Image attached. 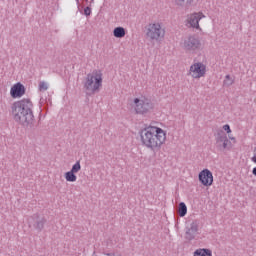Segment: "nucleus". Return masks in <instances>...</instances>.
<instances>
[{
  "mask_svg": "<svg viewBox=\"0 0 256 256\" xmlns=\"http://www.w3.org/2000/svg\"><path fill=\"white\" fill-rule=\"evenodd\" d=\"M138 135L141 145L150 151H159L167 141V131L159 127L156 122L140 129Z\"/></svg>",
  "mask_w": 256,
  "mask_h": 256,
  "instance_id": "f257e3e1",
  "label": "nucleus"
},
{
  "mask_svg": "<svg viewBox=\"0 0 256 256\" xmlns=\"http://www.w3.org/2000/svg\"><path fill=\"white\" fill-rule=\"evenodd\" d=\"M13 119L21 125H29L33 122V103L23 99L12 105Z\"/></svg>",
  "mask_w": 256,
  "mask_h": 256,
  "instance_id": "f03ea898",
  "label": "nucleus"
},
{
  "mask_svg": "<svg viewBox=\"0 0 256 256\" xmlns=\"http://www.w3.org/2000/svg\"><path fill=\"white\" fill-rule=\"evenodd\" d=\"M84 87L88 93H97L103 87V71L96 69L87 74Z\"/></svg>",
  "mask_w": 256,
  "mask_h": 256,
  "instance_id": "7ed1b4c3",
  "label": "nucleus"
},
{
  "mask_svg": "<svg viewBox=\"0 0 256 256\" xmlns=\"http://www.w3.org/2000/svg\"><path fill=\"white\" fill-rule=\"evenodd\" d=\"M131 108L135 115H147L148 113H151L153 109H155V105H153V102H151L149 98L139 96L133 99Z\"/></svg>",
  "mask_w": 256,
  "mask_h": 256,
  "instance_id": "20e7f679",
  "label": "nucleus"
},
{
  "mask_svg": "<svg viewBox=\"0 0 256 256\" xmlns=\"http://www.w3.org/2000/svg\"><path fill=\"white\" fill-rule=\"evenodd\" d=\"M146 36L150 41H159L165 37V28L161 22H152L146 28Z\"/></svg>",
  "mask_w": 256,
  "mask_h": 256,
  "instance_id": "39448f33",
  "label": "nucleus"
},
{
  "mask_svg": "<svg viewBox=\"0 0 256 256\" xmlns=\"http://www.w3.org/2000/svg\"><path fill=\"white\" fill-rule=\"evenodd\" d=\"M182 48L184 51H187V53H195L197 51H202L203 44L199 38L195 36H189L182 42Z\"/></svg>",
  "mask_w": 256,
  "mask_h": 256,
  "instance_id": "423d86ee",
  "label": "nucleus"
},
{
  "mask_svg": "<svg viewBox=\"0 0 256 256\" xmlns=\"http://www.w3.org/2000/svg\"><path fill=\"white\" fill-rule=\"evenodd\" d=\"M207 75V65L203 62H194L188 70V77L191 79H203Z\"/></svg>",
  "mask_w": 256,
  "mask_h": 256,
  "instance_id": "0eeeda50",
  "label": "nucleus"
},
{
  "mask_svg": "<svg viewBox=\"0 0 256 256\" xmlns=\"http://www.w3.org/2000/svg\"><path fill=\"white\" fill-rule=\"evenodd\" d=\"M205 17L206 16L201 11L192 12V13H190L186 16L185 25L189 29L201 30V26L199 25V21H201V19H205Z\"/></svg>",
  "mask_w": 256,
  "mask_h": 256,
  "instance_id": "6e6552de",
  "label": "nucleus"
},
{
  "mask_svg": "<svg viewBox=\"0 0 256 256\" xmlns=\"http://www.w3.org/2000/svg\"><path fill=\"white\" fill-rule=\"evenodd\" d=\"M81 171V162L77 161L74 165H72L71 170L64 173V179L67 183H75L77 181V173Z\"/></svg>",
  "mask_w": 256,
  "mask_h": 256,
  "instance_id": "1a4fd4ad",
  "label": "nucleus"
},
{
  "mask_svg": "<svg viewBox=\"0 0 256 256\" xmlns=\"http://www.w3.org/2000/svg\"><path fill=\"white\" fill-rule=\"evenodd\" d=\"M199 182L204 187H211L213 185V172L209 169H203L198 175Z\"/></svg>",
  "mask_w": 256,
  "mask_h": 256,
  "instance_id": "9d476101",
  "label": "nucleus"
},
{
  "mask_svg": "<svg viewBox=\"0 0 256 256\" xmlns=\"http://www.w3.org/2000/svg\"><path fill=\"white\" fill-rule=\"evenodd\" d=\"M215 141L219 149H227L229 145H231V141H229V138L227 137L225 132H223V130H218L216 132Z\"/></svg>",
  "mask_w": 256,
  "mask_h": 256,
  "instance_id": "9b49d317",
  "label": "nucleus"
},
{
  "mask_svg": "<svg viewBox=\"0 0 256 256\" xmlns=\"http://www.w3.org/2000/svg\"><path fill=\"white\" fill-rule=\"evenodd\" d=\"M10 95L12 99H19L25 95V86L21 84V82H18L14 84L10 89Z\"/></svg>",
  "mask_w": 256,
  "mask_h": 256,
  "instance_id": "f8f14e48",
  "label": "nucleus"
},
{
  "mask_svg": "<svg viewBox=\"0 0 256 256\" xmlns=\"http://www.w3.org/2000/svg\"><path fill=\"white\" fill-rule=\"evenodd\" d=\"M113 35H114V37H116V39H123V37H125V35H127V32L125 31V28H123V27H116L113 30Z\"/></svg>",
  "mask_w": 256,
  "mask_h": 256,
  "instance_id": "ddd939ff",
  "label": "nucleus"
},
{
  "mask_svg": "<svg viewBox=\"0 0 256 256\" xmlns=\"http://www.w3.org/2000/svg\"><path fill=\"white\" fill-rule=\"evenodd\" d=\"M194 256H213V252L210 249L199 248L194 252Z\"/></svg>",
  "mask_w": 256,
  "mask_h": 256,
  "instance_id": "4468645a",
  "label": "nucleus"
},
{
  "mask_svg": "<svg viewBox=\"0 0 256 256\" xmlns=\"http://www.w3.org/2000/svg\"><path fill=\"white\" fill-rule=\"evenodd\" d=\"M178 214L179 217H185V215H187V205L184 202L178 205Z\"/></svg>",
  "mask_w": 256,
  "mask_h": 256,
  "instance_id": "2eb2a0df",
  "label": "nucleus"
},
{
  "mask_svg": "<svg viewBox=\"0 0 256 256\" xmlns=\"http://www.w3.org/2000/svg\"><path fill=\"white\" fill-rule=\"evenodd\" d=\"M223 131L226 132V134L228 135L229 139L231 141H235V137L231 136V126H229V124H225L223 127H222Z\"/></svg>",
  "mask_w": 256,
  "mask_h": 256,
  "instance_id": "dca6fc26",
  "label": "nucleus"
},
{
  "mask_svg": "<svg viewBox=\"0 0 256 256\" xmlns=\"http://www.w3.org/2000/svg\"><path fill=\"white\" fill-rule=\"evenodd\" d=\"M49 89V86L46 82H40L39 83V91H47Z\"/></svg>",
  "mask_w": 256,
  "mask_h": 256,
  "instance_id": "f3484780",
  "label": "nucleus"
},
{
  "mask_svg": "<svg viewBox=\"0 0 256 256\" xmlns=\"http://www.w3.org/2000/svg\"><path fill=\"white\" fill-rule=\"evenodd\" d=\"M225 85H232L233 80L231 79V76L227 75L225 80H224Z\"/></svg>",
  "mask_w": 256,
  "mask_h": 256,
  "instance_id": "a211bd4d",
  "label": "nucleus"
},
{
  "mask_svg": "<svg viewBox=\"0 0 256 256\" xmlns=\"http://www.w3.org/2000/svg\"><path fill=\"white\" fill-rule=\"evenodd\" d=\"M185 1L186 0H174L175 5H177L178 7H183V5H185Z\"/></svg>",
  "mask_w": 256,
  "mask_h": 256,
  "instance_id": "6ab92c4d",
  "label": "nucleus"
},
{
  "mask_svg": "<svg viewBox=\"0 0 256 256\" xmlns=\"http://www.w3.org/2000/svg\"><path fill=\"white\" fill-rule=\"evenodd\" d=\"M198 226L197 223L193 222L191 225V231H193L194 233L197 232Z\"/></svg>",
  "mask_w": 256,
  "mask_h": 256,
  "instance_id": "aec40b11",
  "label": "nucleus"
},
{
  "mask_svg": "<svg viewBox=\"0 0 256 256\" xmlns=\"http://www.w3.org/2000/svg\"><path fill=\"white\" fill-rule=\"evenodd\" d=\"M84 14H85L87 17H89V15H91V8L86 7V8L84 9Z\"/></svg>",
  "mask_w": 256,
  "mask_h": 256,
  "instance_id": "412c9836",
  "label": "nucleus"
},
{
  "mask_svg": "<svg viewBox=\"0 0 256 256\" xmlns=\"http://www.w3.org/2000/svg\"><path fill=\"white\" fill-rule=\"evenodd\" d=\"M197 0H186L187 5H193Z\"/></svg>",
  "mask_w": 256,
  "mask_h": 256,
  "instance_id": "4be33fe9",
  "label": "nucleus"
},
{
  "mask_svg": "<svg viewBox=\"0 0 256 256\" xmlns=\"http://www.w3.org/2000/svg\"><path fill=\"white\" fill-rule=\"evenodd\" d=\"M37 229H43V222H38Z\"/></svg>",
  "mask_w": 256,
  "mask_h": 256,
  "instance_id": "5701e85b",
  "label": "nucleus"
},
{
  "mask_svg": "<svg viewBox=\"0 0 256 256\" xmlns=\"http://www.w3.org/2000/svg\"><path fill=\"white\" fill-rule=\"evenodd\" d=\"M252 174L254 175V177H256V167L253 168Z\"/></svg>",
  "mask_w": 256,
  "mask_h": 256,
  "instance_id": "b1692460",
  "label": "nucleus"
}]
</instances>
